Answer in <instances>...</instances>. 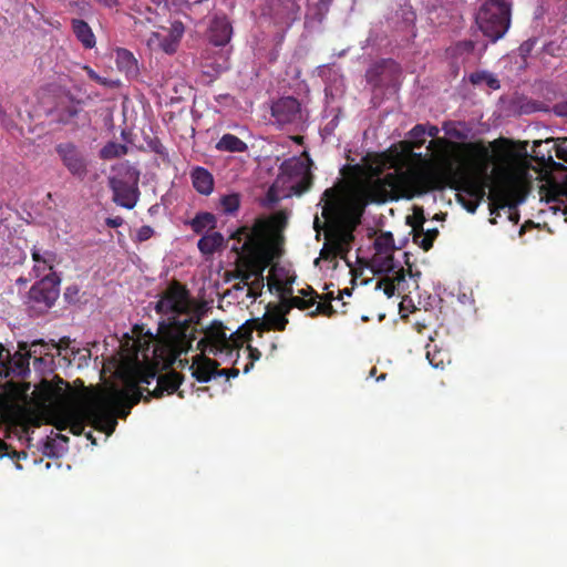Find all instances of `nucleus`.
Returning <instances> with one entry per match:
<instances>
[{"mask_svg": "<svg viewBox=\"0 0 567 567\" xmlns=\"http://www.w3.org/2000/svg\"><path fill=\"white\" fill-rule=\"evenodd\" d=\"M409 138L411 141V144L415 148H420L424 144V124H416L409 133Z\"/></svg>", "mask_w": 567, "mask_h": 567, "instance_id": "c03bdc74", "label": "nucleus"}, {"mask_svg": "<svg viewBox=\"0 0 567 567\" xmlns=\"http://www.w3.org/2000/svg\"><path fill=\"white\" fill-rule=\"evenodd\" d=\"M229 51H223L218 59L214 62L207 63V65L212 66L216 72H223L228 70L229 68Z\"/></svg>", "mask_w": 567, "mask_h": 567, "instance_id": "de8ad7c7", "label": "nucleus"}, {"mask_svg": "<svg viewBox=\"0 0 567 567\" xmlns=\"http://www.w3.org/2000/svg\"><path fill=\"white\" fill-rule=\"evenodd\" d=\"M141 396L136 388L133 395L116 388L91 392L74 406L75 414L69 429L74 435H81L85 423H90L96 430L112 433L117 424L116 416L126 417L131 409L141 402Z\"/></svg>", "mask_w": 567, "mask_h": 567, "instance_id": "7ed1b4c3", "label": "nucleus"}, {"mask_svg": "<svg viewBox=\"0 0 567 567\" xmlns=\"http://www.w3.org/2000/svg\"><path fill=\"white\" fill-rule=\"evenodd\" d=\"M55 153L65 169L75 178L84 179L89 173L86 152L72 142L55 145Z\"/></svg>", "mask_w": 567, "mask_h": 567, "instance_id": "f3484780", "label": "nucleus"}, {"mask_svg": "<svg viewBox=\"0 0 567 567\" xmlns=\"http://www.w3.org/2000/svg\"><path fill=\"white\" fill-rule=\"evenodd\" d=\"M475 43L472 40L456 42L449 49V54L462 63L470 61L474 55Z\"/></svg>", "mask_w": 567, "mask_h": 567, "instance_id": "2f4dec72", "label": "nucleus"}, {"mask_svg": "<svg viewBox=\"0 0 567 567\" xmlns=\"http://www.w3.org/2000/svg\"><path fill=\"white\" fill-rule=\"evenodd\" d=\"M394 189L392 175L382 177L379 174H370L358 178L351 189V197L357 206H365L369 203L385 202Z\"/></svg>", "mask_w": 567, "mask_h": 567, "instance_id": "9b49d317", "label": "nucleus"}, {"mask_svg": "<svg viewBox=\"0 0 567 567\" xmlns=\"http://www.w3.org/2000/svg\"><path fill=\"white\" fill-rule=\"evenodd\" d=\"M350 250H320V256L316 258L315 265L320 269H336L338 261L337 259L343 258L347 259V254Z\"/></svg>", "mask_w": 567, "mask_h": 567, "instance_id": "7c9ffc66", "label": "nucleus"}, {"mask_svg": "<svg viewBox=\"0 0 567 567\" xmlns=\"http://www.w3.org/2000/svg\"><path fill=\"white\" fill-rule=\"evenodd\" d=\"M470 81L474 85L485 83L492 90H498L501 84L499 81L489 72L480 71L470 75Z\"/></svg>", "mask_w": 567, "mask_h": 567, "instance_id": "e433bc0d", "label": "nucleus"}, {"mask_svg": "<svg viewBox=\"0 0 567 567\" xmlns=\"http://www.w3.org/2000/svg\"><path fill=\"white\" fill-rule=\"evenodd\" d=\"M553 111L558 116L567 117V101L556 103Z\"/></svg>", "mask_w": 567, "mask_h": 567, "instance_id": "052dcab7", "label": "nucleus"}, {"mask_svg": "<svg viewBox=\"0 0 567 567\" xmlns=\"http://www.w3.org/2000/svg\"><path fill=\"white\" fill-rule=\"evenodd\" d=\"M424 131L425 135L431 137H436L440 132L439 127L432 124H424Z\"/></svg>", "mask_w": 567, "mask_h": 567, "instance_id": "0e129e2a", "label": "nucleus"}, {"mask_svg": "<svg viewBox=\"0 0 567 567\" xmlns=\"http://www.w3.org/2000/svg\"><path fill=\"white\" fill-rule=\"evenodd\" d=\"M318 74L324 80L327 99L336 100L343 95L346 91L344 79L338 70L328 65H320Z\"/></svg>", "mask_w": 567, "mask_h": 567, "instance_id": "5701e85b", "label": "nucleus"}, {"mask_svg": "<svg viewBox=\"0 0 567 567\" xmlns=\"http://www.w3.org/2000/svg\"><path fill=\"white\" fill-rule=\"evenodd\" d=\"M69 384L62 379L58 378V383L43 380L38 386L41 399L47 402L54 403L52 406L49 423L56 427L59 431L69 429L74 415V404L69 401L70 393L66 391Z\"/></svg>", "mask_w": 567, "mask_h": 567, "instance_id": "1a4fd4ad", "label": "nucleus"}, {"mask_svg": "<svg viewBox=\"0 0 567 567\" xmlns=\"http://www.w3.org/2000/svg\"><path fill=\"white\" fill-rule=\"evenodd\" d=\"M115 62L117 69L125 73L127 78H134L138 73V65L135 56L126 49L120 48L115 51Z\"/></svg>", "mask_w": 567, "mask_h": 567, "instance_id": "cd10ccee", "label": "nucleus"}, {"mask_svg": "<svg viewBox=\"0 0 567 567\" xmlns=\"http://www.w3.org/2000/svg\"><path fill=\"white\" fill-rule=\"evenodd\" d=\"M463 206L465 207V209L467 212L473 214V213H475V210L478 207V202L477 200L463 202Z\"/></svg>", "mask_w": 567, "mask_h": 567, "instance_id": "338daca9", "label": "nucleus"}, {"mask_svg": "<svg viewBox=\"0 0 567 567\" xmlns=\"http://www.w3.org/2000/svg\"><path fill=\"white\" fill-rule=\"evenodd\" d=\"M216 377H226L228 379V369H214V378Z\"/></svg>", "mask_w": 567, "mask_h": 567, "instance_id": "774afa93", "label": "nucleus"}, {"mask_svg": "<svg viewBox=\"0 0 567 567\" xmlns=\"http://www.w3.org/2000/svg\"><path fill=\"white\" fill-rule=\"evenodd\" d=\"M441 357V352L437 351V352H434V353H431V352H427L426 354V358L429 359V362L431 363V365L435 369H443L444 368V361L442 358H439Z\"/></svg>", "mask_w": 567, "mask_h": 567, "instance_id": "5fc2aeb1", "label": "nucleus"}, {"mask_svg": "<svg viewBox=\"0 0 567 567\" xmlns=\"http://www.w3.org/2000/svg\"><path fill=\"white\" fill-rule=\"evenodd\" d=\"M60 295V278L55 272H50L35 282L29 293V303L38 312L50 309Z\"/></svg>", "mask_w": 567, "mask_h": 567, "instance_id": "2eb2a0df", "label": "nucleus"}, {"mask_svg": "<svg viewBox=\"0 0 567 567\" xmlns=\"http://www.w3.org/2000/svg\"><path fill=\"white\" fill-rule=\"evenodd\" d=\"M155 311L166 316L158 322V342L173 361L193 349L203 311L183 284L173 280L159 295Z\"/></svg>", "mask_w": 567, "mask_h": 567, "instance_id": "f257e3e1", "label": "nucleus"}, {"mask_svg": "<svg viewBox=\"0 0 567 567\" xmlns=\"http://www.w3.org/2000/svg\"><path fill=\"white\" fill-rule=\"evenodd\" d=\"M58 442H63V443H68L69 442V437L64 434H60V433H56L54 435V437H51V436H48L47 439V443L44 445V449H45V453L48 455H54V449H55V444Z\"/></svg>", "mask_w": 567, "mask_h": 567, "instance_id": "8fccbe9b", "label": "nucleus"}, {"mask_svg": "<svg viewBox=\"0 0 567 567\" xmlns=\"http://www.w3.org/2000/svg\"><path fill=\"white\" fill-rule=\"evenodd\" d=\"M71 27L76 40L84 49L91 50L96 45V38L87 22L82 19H72Z\"/></svg>", "mask_w": 567, "mask_h": 567, "instance_id": "bb28decb", "label": "nucleus"}, {"mask_svg": "<svg viewBox=\"0 0 567 567\" xmlns=\"http://www.w3.org/2000/svg\"><path fill=\"white\" fill-rule=\"evenodd\" d=\"M247 351L249 362L246 363V365L244 367V373H248L254 368L255 362L258 361L261 357V352L257 348H254L251 346L247 347Z\"/></svg>", "mask_w": 567, "mask_h": 567, "instance_id": "3c124183", "label": "nucleus"}, {"mask_svg": "<svg viewBox=\"0 0 567 567\" xmlns=\"http://www.w3.org/2000/svg\"><path fill=\"white\" fill-rule=\"evenodd\" d=\"M414 231V243L419 245L421 248H431L433 245V240L437 235V229H421V233L416 230V228L413 229Z\"/></svg>", "mask_w": 567, "mask_h": 567, "instance_id": "4c0bfd02", "label": "nucleus"}, {"mask_svg": "<svg viewBox=\"0 0 567 567\" xmlns=\"http://www.w3.org/2000/svg\"><path fill=\"white\" fill-rule=\"evenodd\" d=\"M192 229L197 233H209L216 227V217L212 213H199L189 223Z\"/></svg>", "mask_w": 567, "mask_h": 567, "instance_id": "f704fd0d", "label": "nucleus"}, {"mask_svg": "<svg viewBox=\"0 0 567 567\" xmlns=\"http://www.w3.org/2000/svg\"><path fill=\"white\" fill-rule=\"evenodd\" d=\"M153 235V229L150 226H143L137 233L140 240H146Z\"/></svg>", "mask_w": 567, "mask_h": 567, "instance_id": "680f3d73", "label": "nucleus"}, {"mask_svg": "<svg viewBox=\"0 0 567 567\" xmlns=\"http://www.w3.org/2000/svg\"><path fill=\"white\" fill-rule=\"evenodd\" d=\"M99 4L107 9L117 8L121 4L120 0H95Z\"/></svg>", "mask_w": 567, "mask_h": 567, "instance_id": "e2e57ef3", "label": "nucleus"}, {"mask_svg": "<svg viewBox=\"0 0 567 567\" xmlns=\"http://www.w3.org/2000/svg\"><path fill=\"white\" fill-rule=\"evenodd\" d=\"M271 116L276 125L301 130L308 120V110L293 96H284L271 105Z\"/></svg>", "mask_w": 567, "mask_h": 567, "instance_id": "4468645a", "label": "nucleus"}, {"mask_svg": "<svg viewBox=\"0 0 567 567\" xmlns=\"http://www.w3.org/2000/svg\"><path fill=\"white\" fill-rule=\"evenodd\" d=\"M69 346V339H61L59 343H55L53 340L50 342H45L44 340H34L31 343L30 351L28 353V357L30 358L33 354L39 353L40 355H50L51 360L53 359V355L49 353V350L51 348H56L58 350L62 348H66Z\"/></svg>", "mask_w": 567, "mask_h": 567, "instance_id": "473e14b6", "label": "nucleus"}, {"mask_svg": "<svg viewBox=\"0 0 567 567\" xmlns=\"http://www.w3.org/2000/svg\"><path fill=\"white\" fill-rule=\"evenodd\" d=\"M84 70L86 71L89 78L93 81H95L99 84L105 85V86H112V82L109 81L105 78L100 76L90 66H84Z\"/></svg>", "mask_w": 567, "mask_h": 567, "instance_id": "864d4df0", "label": "nucleus"}, {"mask_svg": "<svg viewBox=\"0 0 567 567\" xmlns=\"http://www.w3.org/2000/svg\"><path fill=\"white\" fill-rule=\"evenodd\" d=\"M125 2L132 12L135 24L150 23L152 25H157V19L159 18L158 13L151 7L143 4L138 0H125Z\"/></svg>", "mask_w": 567, "mask_h": 567, "instance_id": "393cba45", "label": "nucleus"}, {"mask_svg": "<svg viewBox=\"0 0 567 567\" xmlns=\"http://www.w3.org/2000/svg\"><path fill=\"white\" fill-rule=\"evenodd\" d=\"M288 218L287 212H277L270 218L257 219L251 227L238 228L227 240L213 229L198 240L197 248H228L229 239L236 240L229 248H281Z\"/></svg>", "mask_w": 567, "mask_h": 567, "instance_id": "20e7f679", "label": "nucleus"}, {"mask_svg": "<svg viewBox=\"0 0 567 567\" xmlns=\"http://www.w3.org/2000/svg\"><path fill=\"white\" fill-rule=\"evenodd\" d=\"M58 121L63 124H68L73 117H75L79 112V103H71L70 105L59 109Z\"/></svg>", "mask_w": 567, "mask_h": 567, "instance_id": "37998d69", "label": "nucleus"}, {"mask_svg": "<svg viewBox=\"0 0 567 567\" xmlns=\"http://www.w3.org/2000/svg\"><path fill=\"white\" fill-rule=\"evenodd\" d=\"M443 130L445 131V133L452 137H455V138H462L464 137V135L457 131V128L455 127V125L453 123H444L443 125Z\"/></svg>", "mask_w": 567, "mask_h": 567, "instance_id": "13d9d810", "label": "nucleus"}, {"mask_svg": "<svg viewBox=\"0 0 567 567\" xmlns=\"http://www.w3.org/2000/svg\"><path fill=\"white\" fill-rule=\"evenodd\" d=\"M231 35L233 25L226 14H214L207 29V38L209 42L215 47H225L229 43Z\"/></svg>", "mask_w": 567, "mask_h": 567, "instance_id": "4be33fe9", "label": "nucleus"}, {"mask_svg": "<svg viewBox=\"0 0 567 567\" xmlns=\"http://www.w3.org/2000/svg\"><path fill=\"white\" fill-rule=\"evenodd\" d=\"M536 42H537V39H536V38H532V39H528V40H526L525 42H523V43L520 44V47H519V52H520V54H522L523 56L528 55V54L533 51V49H534V47H535Z\"/></svg>", "mask_w": 567, "mask_h": 567, "instance_id": "6e6d98bb", "label": "nucleus"}, {"mask_svg": "<svg viewBox=\"0 0 567 567\" xmlns=\"http://www.w3.org/2000/svg\"><path fill=\"white\" fill-rule=\"evenodd\" d=\"M373 248H398L391 233H384L378 236L373 243Z\"/></svg>", "mask_w": 567, "mask_h": 567, "instance_id": "09e8293b", "label": "nucleus"}, {"mask_svg": "<svg viewBox=\"0 0 567 567\" xmlns=\"http://www.w3.org/2000/svg\"><path fill=\"white\" fill-rule=\"evenodd\" d=\"M162 31H152L146 40V44L151 50H159L167 54L176 52L181 39L185 32L184 24L181 21H172L167 29L157 23Z\"/></svg>", "mask_w": 567, "mask_h": 567, "instance_id": "a211bd4d", "label": "nucleus"}, {"mask_svg": "<svg viewBox=\"0 0 567 567\" xmlns=\"http://www.w3.org/2000/svg\"><path fill=\"white\" fill-rule=\"evenodd\" d=\"M219 367V362L208 358L204 353H198L193 358L189 364L192 377L199 383H207L214 378V369Z\"/></svg>", "mask_w": 567, "mask_h": 567, "instance_id": "b1692460", "label": "nucleus"}, {"mask_svg": "<svg viewBox=\"0 0 567 567\" xmlns=\"http://www.w3.org/2000/svg\"><path fill=\"white\" fill-rule=\"evenodd\" d=\"M326 112H329V115H331V118L329 122L324 125L323 131L327 134H332L336 127L339 125L340 116H341V110L339 106L331 107L330 110H326Z\"/></svg>", "mask_w": 567, "mask_h": 567, "instance_id": "a18cd8bd", "label": "nucleus"}, {"mask_svg": "<svg viewBox=\"0 0 567 567\" xmlns=\"http://www.w3.org/2000/svg\"><path fill=\"white\" fill-rule=\"evenodd\" d=\"M491 219L492 224H496V218L506 215L508 220L514 219L516 207L524 200L520 194V185L513 179H505L498 187L492 192Z\"/></svg>", "mask_w": 567, "mask_h": 567, "instance_id": "ddd939ff", "label": "nucleus"}, {"mask_svg": "<svg viewBox=\"0 0 567 567\" xmlns=\"http://www.w3.org/2000/svg\"><path fill=\"white\" fill-rule=\"evenodd\" d=\"M310 164L309 158L297 156L284 161L279 167V174L267 193V202L277 203L293 195H301L309 189L312 179Z\"/></svg>", "mask_w": 567, "mask_h": 567, "instance_id": "0eeeda50", "label": "nucleus"}, {"mask_svg": "<svg viewBox=\"0 0 567 567\" xmlns=\"http://www.w3.org/2000/svg\"><path fill=\"white\" fill-rule=\"evenodd\" d=\"M11 363V357L9 350L0 343V368L8 369Z\"/></svg>", "mask_w": 567, "mask_h": 567, "instance_id": "4d7b16f0", "label": "nucleus"}, {"mask_svg": "<svg viewBox=\"0 0 567 567\" xmlns=\"http://www.w3.org/2000/svg\"><path fill=\"white\" fill-rule=\"evenodd\" d=\"M548 203L550 204L549 209L553 210L555 215L558 213L560 215L567 214V192L553 195Z\"/></svg>", "mask_w": 567, "mask_h": 567, "instance_id": "a19ab883", "label": "nucleus"}, {"mask_svg": "<svg viewBox=\"0 0 567 567\" xmlns=\"http://www.w3.org/2000/svg\"><path fill=\"white\" fill-rule=\"evenodd\" d=\"M193 187L202 195H209L214 190V177L208 169L196 166L190 172Z\"/></svg>", "mask_w": 567, "mask_h": 567, "instance_id": "a878e982", "label": "nucleus"}, {"mask_svg": "<svg viewBox=\"0 0 567 567\" xmlns=\"http://www.w3.org/2000/svg\"><path fill=\"white\" fill-rule=\"evenodd\" d=\"M326 202L322 205L321 214L323 221L318 216L313 219V228L317 237L323 230L324 243L321 248H343L354 244V228L357 219L348 214L339 204L333 189H326L323 193Z\"/></svg>", "mask_w": 567, "mask_h": 567, "instance_id": "39448f33", "label": "nucleus"}, {"mask_svg": "<svg viewBox=\"0 0 567 567\" xmlns=\"http://www.w3.org/2000/svg\"><path fill=\"white\" fill-rule=\"evenodd\" d=\"M364 250H357V260L360 265L369 268L374 275H395L398 284L404 280L405 270L404 268L394 260L392 252L394 250H374L371 257L361 256L360 252Z\"/></svg>", "mask_w": 567, "mask_h": 567, "instance_id": "dca6fc26", "label": "nucleus"}, {"mask_svg": "<svg viewBox=\"0 0 567 567\" xmlns=\"http://www.w3.org/2000/svg\"><path fill=\"white\" fill-rule=\"evenodd\" d=\"M184 381V375L176 371H169L164 374H158L156 363L152 364H136L131 371V378L127 382L126 391L133 395L134 389L141 392V401L150 402L151 398L159 399L166 392L173 394L178 391L179 385Z\"/></svg>", "mask_w": 567, "mask_h": 567, "instance_id": "423d86ee", "label": "nucleus"}, {"mask_svg": "<svg viewBox=\"0 0 567 567\" xmlns=\"http://www.w3.org/2000/svg\"><path fill=\"white\" fill-rule=\"evenodd\" d=\"M16 367L18 370L23 371L25 368L29 367V357L20 355L19 359L16 361Z\"/></svg>", "mask_w": 567, "mask_h": 567, "instance_id": "69168bd1", "label": "nucleus"}, {"mask_svg": "<svg viewBox=\"0 0 567 567\" xmlns=\"http://www.w3.org/2000/svg\"><path fill=\"white\" fill-rule=\"evenodd\" d=\"M384 62L383 63H377L372 66H370L367 71V81L369 84H371L374 89L380 87L383 85V79L382 75L384 73Z\"/></svg>", "mask_w": 567, "mask_h": 567, "instance_id": "58836bf2", "label": "nucleus"}, {"mask_svg": "<svg viewBox=\"0 0 567 567\" xmlns=\"http://www.w3.org/2000/svg\"><path fill=\"white\" fill-rule=\"evenodd\" d=\"M546 143H553V147L555 150V156L558 159L564 161L567 163V145L566 143H556L554 141H546Z\"/></svg>", "mask_w": 567, "mask_h": 567, "instance_id": "603ef678", "label": "nucleus"}, {"mask_svg": "<svg viewBox=\"0 0 567 567\" xmlns=\"http://www.w3.org/2000/svg\"><path fill=\"white\" fill-rule=\"evenodd\" d=\"M32 259L34 261L33 272L35 277L43 278L45 275L53 272V265L49 250H44L43 254H41L40 250H33Z\"/></svg>", "mask_w": 567, "mask_h": 567, "instance_id": "c756f323", "label": "nucleus"}, {"mask_svg": "<svg viewBox=\"0 0 567 567\" xmlns=\"http://www.w3.org/2000/svg\"><path fill=\"white\" fill-rule=\"evenodd\" d=\"M127 146L116 142H109L100 151V157L103 159H113L127 153Z\"/></svg>", "mask_w": 567, "mask_h": 567, "instance_id": "c9c22d12", "label": "nucleus"}, {"mask_svg": "<svg viewBox=\"0 0 567 567\" xmlns=\"http://www.w3.org/2000/svg\"><path fill=\"white\" fill-rule=\"evenodd\" d=\"M240 205V198L238 194L224 195L219 200L220 209L225 214H234L238 210Z\"/></svg>", "mask_w": 567, "mask_h": 567, "instance_id": "ea45409f", "label": "nucleus"}, {"mask_svg": "<svg viewBox=\"0 0 567 567\" xmlns=\"http://www.w3.org/2000/svg\"><path fill=\"white\" fill-rule=\"evenodd\" d=\"M333 299H336L333 291H328L322 296L319 295V298L317 299V306L313 310H311V312H309V317H316L320 315L331 318L336 313V310L331 305Z\"/></svg>", "mask_w": 567, "mask_h": 567, "instance_id": "72a5a7b5", "label": "nucleus"}, {"mask_svg": "<svg viewBox=\"0 0 567 567\" xmlns=\"http://www.w3.org/2000/svg\"><path fill=\"white\" fill-rule=\"evenodd\" d=\"M285 309L281 307H276L274 310H268L264 317L254 318L243 326L244 333L246 334V341L251 339V333L257 331L259 336H261L266 331L276 330L284 331L286 326L288 324V319L286 318Z\"/></svg>", "mask_w": 567, "mask_h": 567, "instance_id": "6ab92c4d", "label": "nucleus"}, {"mask_svg": "<svg viewBox=\"0 0 567 567\" xmlns=\"http://www.w3.org/2000/svg\"><path fill=\"white\" fill-rule=\"evenodd\" d=\"M300 7L296 0H266L261 9L260 21L274 27L284 34L298 19Z\"/></svg>", "mask_w": 567, "mask_h": 567, "instance_id": "f8f14e48", "label": "nucleus"}, {"mask_svg": "<svg viewBox=\"0 0 567 567\" xmlns=\"http://www.w3.org/2000/svg\"><path fill=\"white\" fill-rule=\"evenodd\" d=\"M319 298V293L310 286L306 289H300L299 295L293 296V292L289 296L279 297L281 302V307L285 309V312H289L292 308H297L301 311L311 312L317 306V299Z\"/></svg>", "mask_w": 567, "mask_h": 567, "instance_id": "412c9836", "label": "nucleus"}, {"mask_svg": "<svg viewBox=\"0 0 567 567\" xmlns=\"http://www.w3.org/2000/svg\"><path fill=\"white\" fill-rule=\"evenodd\" d=\"M331 1L332 0H308L309 14H312V10H315L313 14L321 20L327 13Z\"/></svg>", "mask_w": 567, "mask_h": 567, "instance_id": "79ce46f5", "label": "nucleus"}, {"mask_svg": "<svg viewBox=\"0 0 567 567\" xmlns=\"http://www.w3.org/2000/svg\"><path fill=\"white\" fill-rule=\"evenodd\" d=\"M219 152L244 153L248 151V145L234 134H224L215 145Z\"/></svg>", "mask_w": 567, "mask_h": 567, "instance_id": "c85d7f7f", "label": "nucleus"}, {"mask_svg": "<svg viewBox=\"0 0 567 567\" xmlns=\"http://www.w3.org/2000/svg\"><path fill=\"white\" fill-rule=\"evenodd\" d=\"M237 256L233 278L241 279L244 285H249L248 297L257 299L265 287L264 271L269 268L267 287L271 293L279 297L293 292L292 285L296 274L291 265H285L276 259L280 258L285 250H234Z\"/></svg>", "mask_w": 567, "mask_h": 567, "instance_id": "f03ea898", "label": "nucleus"}, {"mask_svg": "<svg viewBox=\"0 0 567 567\" xmlns=\"http://www.w3.org/2000/svg\"><path fill=\"white\" fill-rule=\"evenodd\" d=\"M475 21L483 34L496 42L511 25V7L504 0H488L482 4Z\"/></svg>", "mask_w": 567, "mask_h": 567, "instance_id": "9d476101", "label": "nucleus"}, {"mask_svg": "<svg viewBox=\"0 0 567 567\" xmlns=\"http://www.w3.org/2000/svg\"><path fill=\"white\" fill-rule=\"evenodd\" d=\"M413 184L416 188L415 194L417 195L425 193L427 189V182L421 177H415Z\"/></svg>", "mask_w": 567, "mask_h": 567, "instance_id": "bf43d9fd", "label": "nucleus"}, {"mask_svg": "<svg viewBox=\"0 0 567 567\" xmlns=\"http://www.w3.org/2000/svg\"><path fill=\"white\" fill-rule=\"evenodd\" d=\"M138 173L133 169L130 174V181L120 177H111L110 186L113 192V200L127 209L135 207L138 199L137 188Z\"/></svg>", "mask_w": 567, "mask_h": 567, "instance_id": "aec40b11", "label": "nucleus"}, {"mask_svg": "<svg viewBox=\"0 0 567 567\" xmlns=\"http://www.w3.org/2000/svg\"><path fill=\"white\" fill-rule=\"evenodd\" d=\"M395 282H398V280L395 279V275H393L392 278L386 276L378 282V288H382L386 297L391 298L392 296H394L396 290Z\"/></svg>", "mask_w": 567, "mask_h": 567, "instance_id": "49530a36", "label": "nucleus"}, {"mask_svg": "<svg viewBox=\"0 0 567 567\" xmlns=\"http://www.w3.org/2000/svg\"><path fill=\"white\" fill-rule=\"evenodd\" d=\"M198 332H203V338L197 342L196 349L200 353H208L220 357L224 360L239 357L241 344L246 341V334L243 327L237 331H230L223 322L214 320L206 328L198 326Z\"/></svg>", "mask_w": 567, "mask_h": 567, "instance_id": "6e6552de", "label": "nucleus"}]
</instances>
